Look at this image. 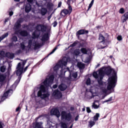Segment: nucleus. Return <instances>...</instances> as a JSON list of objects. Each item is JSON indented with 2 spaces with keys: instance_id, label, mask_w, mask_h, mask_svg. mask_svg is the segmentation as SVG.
<instances>
[{
  "instance_id": "f257e3e1",
  "label": "nucleus",
  "mask_w": 128,
  "mask_h": 128,
  "mask_svg": "<svg viewBox=\"0 0 128 128\" xmlns=\"http://www.w3.org/2000/svg\"><path fill=\"white\" fill-rule=\"evenodd\" d=\"M112 72V69L106 67H102L99 69L97 72H94L92 74V76L94 78L98 80L99 84V88L100 90L96 88V87L94 86L90 89V92L92 94L93 96H96L100 94V92H102V94H104L105 96L103 98H104L108 94H110V92H108V90H110L112 88H114L116 84V74L114 73L111 78L108 79V84L106 85V83L102 82V80L104 78V74H110ZM93 88V89H92Z\"/></svg>"
},
{
  "instance_id": "f03ea898",
  "label": "nucleus",
  "mask_w": 128,
  "mask_h": 128,
  "mask_svg": "<svg viewBox=\"0 0 128 128\" xmlns=\"http://www.w3.org/2000/svg\"><path fill=\"white\" fill-rule=\"evenodd\" d=\"M54 74H49L44 80H42L40 84L34 88V92L32 94L33 98L34 100H36L38 98H40L42 100L48 98L50 93L46 92L48 86L54 84Z\"/></svg>"
},
{
  "instance_id": "7ed1b4c3",
  "label": "nucleus",
  "mask_w": 128,
  "mask_h": 128,
  "mask_svg": "<svg viewBox=\"0 0 128 128\" xmlns=\"http://www.w3.org/2000/svg\"><path fill=\"white\" fill-rule=\"evenodd\" d=\"M36 30L32 33V36L28 42V46H24V43L20 44V48L28 52L30 50H38L42 46V44L38 42V38L40 36V32H46V28L42 24L38 25L36 27Z\"/></svg>"
},
{
  "instance_id": "20e7f679",
  "label": "nucleus",
  "mask_w": 128,
  "mask_h": 128,
  "mask_svg": "<svg viewBox=\"0 0 128 128\" xmlns=\"http://www.w3.org/2000/svg\"><path fill=\"white\" fill-rule=\"evenodd\" d=\"M70 60V58L64 57L60 60L58 64L53 68L54 72H56L58 75V78L66 74V72H68L70 76L68 78H66L67 80H74V78H76L78 77V72H75L72 73V70H70L68 68H66V66L68 64V62Z\"/></svg>"
},
{
  "instance_id": "39448f33",
  "label": "nucleus",
  "mask_w": 128,
  "mask_h": 128,
  "mask_svg": "<svg viewBox=\"0 0 128 128\" xmlns=\"http://www.w3.org/2000/svg\"><path fill=\"white\" fill-rule=\"evenodd\" d=\"M26 64V60H23L22 62L18 64L16 74V76H18V80H16L13 86H12L11 88L16 90V86L18 84V83L22 78V72H24V68Z\"/></svg>"
},
{
  "instance_id": "423d86ee",
  "label": "nucleus",
  "mask_w": 128,
  "mask_h": 128,
  "mask_svg": "<svg viewBox=\"0 0 128 128\" xmlns=\"http://www.w3.org/2000/svg\"><path fill=\"white\" fill-rule=\"evenodd\" d=\"M24 22V18H20L16 23L14 25V28H16V31L15 32V34H20V36H26L28 34L26 31L23 30V31L20 32V30H19L21 26L20 22Z\"/></svg>"
},
{
  "instance_id": "0eeeda50",
  "label": "nucleus",
  "mask_w": 128,
  "mask_h": 128,
  "mask_svg": "<svg viewBox=\"0 0 128 128\" xmlns=\"http://www.w3.org/2000/svg\"><path fill=\"white\" fill-rule=\"evenodd\" d=\"M61 116L62 120H67V122H70L72 120L70 113H68L64 111L62 112Z\"/></svg>"
},
{
  "instance_id": "6e6552de",
  "label": "nucleus",
  "mask_w": 128,
  "mask_h": 128,
  "mask_svg": "<svg viewBox=\"0 0 128 128\" xmlns=\"http://www.w3.org/2000/svg\"><path fill=\"white\" fill-rule=\"evenodd\" d=\"M12 94V89H10L8 90L7 92L4 93L2 96V97L1 100L4 102V100H6L8 96H10Z\"/></svg>"
},
{
  "instance_id": "1a4fd4ad",
  "label": "nucleus",
  "mask_w": 128,
  "mask_h": 128,
  "mask_svg": "<svg viewBox=\"0 0 128 128\" xmlns=\"http://www.w3.org/2000/svg\"><path fill=\"white\" fill-rule=\"evenodd\" d=\"M68 10L66 9L63 10L60 13V16H66V14H70L72 12V8L70 6H68Z\"/></svg>"
},
{
  "instance_id": "9d476101",
  "label": "nucleus",
  "mask_w": 128,
  "mask_h": 128,
  "mask_svg": "<svg viewBox=\"0 0 128 128\" xmlns=\"http://www.w3.org/2000/svg\"><path fill=\"white\" fill-rule=\"evenodd\" d=\"M50 114L52 116H56L58 118H60V110H58L56 108L52 109L50 112Z\"/></svg>"
},
{
  "instance_id": "9b49d317",
  "label": "nucleus",
  "mask_w": 128,
  "mask_h": 128,
  "mask_svg": "<svg viewBox=\"0 0 128 128\" xmlns=\"http://www.w3.org/2000/svg\"><path fill=\"white\" fill-rule=\"evenodd\" d=\"M53 96L55 98L58 100V98H60L62 96V92L58 90H55L53 92Z\"/></svg>"
},
{
  "instance_id": "f8f14e48",
  "label": "nucleus",
  "mask_w": 128,
  "mask_h": 128,
  "mask_svg": "<svg viewBox=\"0 0 128 128\" xmlns=\"http://www.w3.org/2000/svg\"><path fill=\"white\" fill-rule=\"evenodd\" d=\"M68 88V86L65 84L61 83L58 86V88L60 90H66V88Z\"/></svg>"
},
{
  "instance_id": "ddd939ff",
  "label": "nucleus",
  "mask_w": 128,
  "mask_h": 128,
  "mask_svg": "<svg viewBox=\"0 0 128 128\" xmlns=\"http://www.w3.org/2000/svg\"><path fill=\"white\" fill-rule=\"evenodd\" d=\"M128 20V12H126L122 17V22H126Z\"/></svg>"
},
{
  "instance_id": "4468645a",
  "label": "nucleus",
  "mask_w": 128,
  "mask_h": 128,
  "mask_svg": "<svg viewBox=\"0 0 128 128\" xmlns=\"http://www.w3.org/2000/svg\"><path fill=\"white\" fill-rule=\"evenodd\" d=\"M78 66L80 68V72H82V70H84V64L80 62H78Z\"/></svg>"
},
{
  "instance_id": "2eb2a0df",
  "label": "nucleus",
  "mask_w": 128,
  "mask_h": 128,
  "mask_svg": "<svg viewBox=\"0 0 128 128\" xmlns=\"http://www.w3.org/2000/svg\"><path fill=\"white\" fill-rule=\"evenodd\" d=\"M106 46V44L104 42H100L98 45L97 46L98 48L99 49L104 48Z\"/></svg>"
},
{
  "instance_id": "dca6fc26",
  "label": "nucleus",
  "mask_w": 128,
  "mask_h": 128,
  "mask_svg": "<svg viewBox=\"0 0 128 128\" xmlns=\"http://www.w3.org/2000/svg\"><path fill=\"white\" fill-rule=\"evenodd\" d=\"M30 10H32V6L30 4H28L25 7L26 12H30Z\"/></svg>"
},
{
  "instance_id": "f3484780",
  "label": "nucleus",
  "mask_w": 128,
  "mask_h": 128,
  "mask_svg": "<svg viewBox=\"0 0 128 128\" xmlns=\"http://www.w3.org/2000/svg\"><path fill=\"white\" fill-rule=\"evenodd\" d=\"M6 56L8 58H10L11 60H12L14 58V55L12 53H10V52H7L6 54Z\"/></svg>"
},
{
  "instance_id": "a211bd4d",
  "label": "nucleus",
  "mask_w": 128,
  "mask_h": 128,
  "mask_svg": "<svg viewBox=\"0 0 128 128\" xmlns=\"http://www.w3.org/2000/svg\"><path fill=\"white\" fill-rule=\"evenodd\" d=\"M96 102H98V100H96L93 102L92 105V108H94L95 110H96L100 108V104H98V105H96Z\"/></svg>"
},
{
  "instance_id": "6ab92c4d",
  "label": "nucleus",
  "mask_w": 128,
  "mask_h": 128,
  "mask_svg": "<svg viewBox=\"0 0 128 128\" xmlns=\"http://www.w3.org/2000/svg\"><path fill=\"white\" fill-rule=\"evenodd\" d=\"M43 0L47 2L48 0H38V1H36V4H37L38 6H42Z\"/></svg>"
},
{
  "instance_id": "aec40b11",
  "label": "nucleus",
  "mask_w": 128,
  "mask_h": 128,
  "mask_svg": "<svg viewBox=\"0 0 128 128\" xmlns=\"http://www.w3.org/2000/svg\"><path fill=\"white\" fill-rule=\"evenodd\" d=\"M74 54V56H80V49L75 50Z\"/></svg>"
},
{
  "instance_id": "412c9836",
  "label": "nucleus",
  "mask_w": 128,
  "mask_h": 128,
  "mask_svg": "<svg viewBox=\"0 0 128 128\" xmlns=\"http://www.w3.org/2000/svg\"><path fill=\"white\" fill-rule=\"evenodd\" d=\"M48 34H45L42 36V42H46V40H48Z\"/></svg>"
},
{
  "instance_id": "4be33fe9",
  "label": "nucleus",
  "mask_w": 128,
  "mask_h": 128,
  "mask_svg": "<svg viewBox=\"0 0 128 128\" xmlns=\"http://www.w3.org/2000/svg\"><path fill=\"white\" fill-rule=\"evenodd\" d=\"M88 128H92V126H94L96 124V122H94V121H92V120L88 122Z\"/></svg>"
},
{
  "instance_id": "5701e85b",
  "label": "nucleus",
  "mask_w": 128,
  "mask_h": 128,
  "mask_svg": "<svg viewBox=\"0 0 128 128\" xmlns=\"http://www.w3.org/2000/svg\"><path fill=\"white\" fill-rule=\"evenodd\" d=\"M99 40H100V42H104V37L102 34L99 36Z\"/></svg>"
},
{
  "instance_id": "b1692460",
  "label": "nucleus",
  "mask_w": 128,
  "mask_h": 128,
  "mask_svg": "<svg viewBox=\"0 0 128 128\" xmlns=\"http://www.w3.org/2000/svg\"><path fill=\"white\" fill-rule=\"evenodd\" d=\"M99 118H100V114L96 113V115L94 116V122H97V120H98Z\"/></svg>"
},
{
  "instance_id": "393cba45",
  "label": "nucleus",
  "mask_w": 128,
  "mask_h": 128,
  "mask_svg": "<svg viewBox=\"0 0 128 128\" xmlns=\"http://www.w3.org/2000/svg\"><path fill=\"white\" fill-rule=\"evenodd\" d=\"M48 10H46V8H42L41 10V14L42 16H44L46 14Z\"/></svg>"
},
{
  "instance_id": "a878e982",
  "label": "nucleus",
  "mask_w": 128,
  "mask_h": 128,
  "mask_svg": "<svg viewBox=\"0 0 128 128\" xmlns=\"http://www.w3.org/2000/svg\"><path fill=\"white\" fill-rule=\"evenodd\" d=\"M6 70V66H2L0 68V70L1 72H4Z\"/></svg>"
},
{
  "instance_id": "bb28decb",
  "label": "nucleus",
  "mask_w": 128,
  "mask_h": 128,
  "mask_svg": "<svg viewBox=\"0 0 128 128\" xmlns=\"http://www.w3.org/2000/svg\"><path fill=\"white\" fill-rule=\"evenodd\" d=\"M61 128H68V125L64 122H61L60 123Z\"/></svg>"
},
{
  "instance_id": "cd10ccee",
  "label": "nucleus",
  "mask_w": 128,
  "mask_h": 128,
  "mask_svg": "<svg viewBox=\"0 0 128 128\" xmlns=\"http://www.w3.org/2000/svg\"><path fill=\"white\" fill-rule=\"evenodd\" d=\"M81 52L82 54H88V50H86V49L85 48H81Z\"/></svg>"
},
{
  "instance_id": "c85d7f7f",
  "label": "nucleus",
  "mask_w": 128,
  "mask_h": 128,
  "mask_svg": "<svg viewBox=\"0 0 128 128\" xmlns=\"http://www.w3.org/2000/svg\"><path fill=\"white\" fill-rule=\"evenodd\" d=\"M6 80V77L2 74H0V82H2Z\"/></svg>"
},
{
  "instance_id": "c756f323",
  "label": "nucleus",
  "mask_w": 128,
  "mask_h": 128,
  "mask_svg": "<svg viewBox=\"0 0 128 128\" xmlns=\"http://www.w3.org/2000/svg\"><path fill=\"white\" fill-rule=\"evenodd\" d=\"M84 30H78V32H77V34H84Z\"/></svg>"
},
{
  "instance_id": "7c9ffc66",
  "label": "nucleus",
  "mask_w": 128,
  "mask_h": 128,
  "mask_svg": "<svg viewBox=\"0 0 128 128\" xmlns=\"http://www.w3.org/2000/svg\"><path fill=\"white\" fill-rule=\"evenodd\" d=\"M94 0H92L91 1L90 4H89L88 10H90V8H92V6L94 5Z\"/></svg>"
},
{
  "instance_id": "2f4dec72",
  "label": "nucleus",
  "mask_w": 128,
  "mask_h": 128,
  "mask_svg": "<svg viewBox=\"0 0 128 128\" xmlns=\"http://www.w3.org/2000/svg\"><path fill=\"white\" fill-rule=\"evenodd\" d=\"M112 97H110L108 100L104 101L102 104H104V102H112Z\"/></svg>"
},
{
  "instance_id": "473e14b6",
  "label": "nucleus",
  "mask_w": 128,
  "mask_h": 128,
  "mask_svg": "<svg viewBox=\"0 0 128 128\" xmlns=\"http://www.w3.org/2000/svg\"><path fill=\"white\" fill-rule=\"evenodd\" d=\"M12 68V64H8V74H10V70H12V68Z\"/></svg>"
},
{
  "instance_id": "72a5a7b5",
  "label": "nucleus",
  "mask_w": 128,
  "mask_h": 128,
  "mask_svg": "<svg viewBox=\"0 0 128 128\" xmlns=\"http://www.w3.org/2000/svg\"><path fill=\"white\" fill-rule=\"evenodd\" d=\"M86 84L87 86H90V78H88L87 80H86Z\"/></svg>"
},
{
  "instance_id": "f704fd0d",
  "label": "nucleus",
  "mask_w": 128,
  "mask_h": 128,
  "mask_svg": "<svg viewBox=\"0 0 128 128\" xmlns=\"http://www.w3.org/2000/svg\"><path fill=\"white\" fill-rule=\"evenodd\" d=\"M120 14H124V8H121L119 10Z\"/></svg>"
},
{
  "instance_id": "c9c22d12",
  "label": "nucleus",
  "mask_w": 128,
  "mask_h": 128,
  "mask_svg": "<svg viewBox=\"0 0 128 128\" xmlns=\"http://www.w3.org/2000/svg\"><path fill=\"white\" fill-rule=\"evenodd\" d=\"M56 50H58V47H56L55 48H54L52 50V52H51L49 54H54V52H56Z\"/></svg>"
},
{
  "instance_id": "e433bc0d",
  "label": "nucleus",
  "mask_w": 128,
  "mask_h": 128,
  "mask_svg": "<svg viewBox=\"0 0 128 128\" xmlns=\"http://www.w3.org/2000/svg\"><path fill=\"white\" fill-rule=\"evenodd\" d=\"M76 44H78V42H75L72 44L70 45V46L72 48L74 46H76Z\"/></svg>"
},
{
  "instance_id": "4c0bfd02",
  "label": "nucleus",
  "mask_w": 128,
  "mask_h": 128,
  "mask_svg": "<svg viewBox=\"0 0 128 128\" xmlns=\"http://www.w3.org/2000/svg\"><path fill=\"white\" fill-rule=\"evenodd\" d=\"M0 56H6L4 52L0 50Z\"/></svg>"
},
{
  "instance_id": "58836bf2",
  "label": "nucleus",
  "mask_w": 128,
  "mask_h": 128,
  "mask_svg": "<svg viewBox=\"0 0 128 128\" xmlns=\"http://www.w3.org/2000/svg\"><path fill=\"white\" fill-rule=\"evenodd\" d=\"M12 40L13 42H16L18 40V38H16V36H14L12 37Z\"/></svg>"
},
{
  "instance_id": "ea45409f",
  "label": "nucleus",
  "mask_w": 128,
  "mask_h": 128,
  "mask_svg": "<svg viewBox=\"0 0 128 128\" xmlns=\"http://www.w3.org/2000/svg\"><path fill=\"white\" fill-rule=\"evenodd\" d=\"M117 40H122V36H118V37H117Z\"/></svg>"
},
{
  "instance_id": "a19ab883",
  "label": "nucleus",
  "mask_w": 128,
  "mask_h": 128,
  "mask_svg": "<svg viewBox=\"0 0 128 128\" xmlns=\"http://www.w3.org/2000/svg\"><path fill=\"white\" fill-rule=\"evenodd\" d=\"M86 112H87L90 113L92 112V110H90V108L87 107L86 108Z\"/></svg>"
},
{
  "instance_id": "79ce46f5",
  "label": "nucleus",
  "mask_w": 128,
  "mask_h": 128,
  "mask_svg": "<svg viewBox=\"0 0 128 128\" xmlns=\"http://www.w3.org/2000/svg\"><path fill=\"white\" fill-rule=\"evenodd\" d=\"M4 123L0 122V128H4Z\"/></svg>"
},
{
  "instance_id": "37998d69",
  "label": "nucleus",
  "mask_w": 128,
  "mask_h": 128,
  "mask_svg": "<svg viewBox=\"0 0 128 128\" xmlns=\"http://www.w3.org/2000/svg\"><path fill=\"white\" fill-rule=\"evenodd\" d=\"M53 26L54 28H56V26L58 25V22H54V23H53Z\"/></svg>"
},
{
  "instance_id": "c03bdc74",
  "label": "nucleus",
  "mask_w": 128,
  "mask_h": 128,
  "mask_svg": "<svg viewBox=\"0 0 128 128\" xmlns=\"http://www.w3.org/2000/svg\"><path fill=\"white\" fill-rule=\"evenodd\" d=\"M10 20V18H6L5 20V22H8V20Z\"/></svg>"
},
{
  "instance_id": "a18cd8bd",
  "label": "nucleus",
  "mask_w": 128,
  "mask_h": 128,
  "mask_svg": "<svg viewBox=\"0 0 128 128\" xmlns=\"http://www.w3.org/2000/svg\"><path fill=\"white\" fill-rule=\"evenodd\" d=\"M12 14H14V12H9V16H12Z\"/></svg>"
},
{
  "instance_id": "49530a36",
  "label": "nucleus",
  "mask_w": 128,
  "mask_h": 128,
  "mask_svg": "<svg viewBox=\"0 0 128 128\" xmlns=\"http://www.w3.org/2000/svg\"><path fill=\"white\" fill-rule=\"evenodd\" d=\"M27 2H30V4H32L34 0H27Z\"/></svg>"
},
{
  "instance_id": "de8ad7c7",
  "label": "nucleus",
  "mask_w": 128,
  "mask_h": 128,
  "mask_svg": "<svg viewBox=\"0 0 128 128\" xmlns=\"http://www.w3.org/2000/svg\"><path fill=\"white\" fill-rule=\"evenodd\" d=\"M52 88H58V84H54Z\"/></svg>"
},
{
  "instance_id": "09e8293b",
  "label": "nucleus",
  "mask_w": 128,
  "mask_h": 128,
  "mask_svg": "<svg viewBox=\"0 0 128 128\" xmlns=\"http://www.w3.org/2000/svg\"><path fill=\"white\" fill-rule=\"evenodd\" d=\"M56 128V126H50H50H49V128Z\"/></svg>"
},
{
  "instance_id": "8fccbe9b",
  "label": "nucleus",
  "mask_w": 128,
  "mask_h": 128,
  "mask_svg": "<svg viewBox=\"0 0 128 128\" xmlns=\"http://www.w3.org/2000/svg\"><path fill=\"white\" fill-rule=\"evenodd\" d=\"M20 110V107H18L16 108V112H18Z\"/></svg>"
},
{
  "instance_id": "3c124183",
  "label": "nucleus",
  "mask_w": 128,
  "mask_h": 128,
  "mask_svg": "<svg viewBox=\"0 0 128 128\" xmlns=\"http://www.w3.org/2000/svg\"><path fill=\"white\" fill-rule=\"evenodd\" d=\"M28 66H26L25 68L24 69V72H26L28 70Z\"/></svg>"
},
{
  "instance_id": "603ef678",
  "label": "nucleus",
  "mask_w": 128,
  "mask_h": 128,
  "mask_svg": "<svg viewBox=\"0 0 128 128\" xmlns=\"http://www.w3.org/2000/svg\"><path fill=\"white\" fill-rule=\"evenodd\" d=\"M62 6V2H59L58 4V8H60V6Z\"/></svg>"
},
{
  "instance_id": "864d4df0",
  "label": "nucleus",
  "mask_w": 128,
  "mask_h": 128,
  "mask_svg": "<svg viewBox=\"0 0 128 128\" xmlns=\"http://www.w3.org/2000/svg\"><path fill=\"white\" fill-rule=\"evenodd\" d=\"M78 120V116H76L75 118V120L76 122Z\"/></svg>"
},
{
  "instance_id": "5fc2aeb1",
  "label": "nucleus",
  "mask_w": 128,
  "mask_h": 128,
  "mask_svg": "<svg viewBox=\"0 0 128 128\" xmlns=\"http://www.w3.org/2000/svg\"><path fill=\"white\" fill-rule=\"evenodd\" d=\"M20 53H22V50H18L16 52V54H20Z\"/></svg>"
},
{
  "instance_id": "6e6d98bb",
  "label": "nucleus",
  "mask_w": 128,
  "mask_h": 128,
  "mask_svg": "<svg viewBox=\"0 0 128 128\" xmlns=\"http://www.w3.org/2000/svg\"><path fill=\"white\" fill-rule=\"evenodd\" d=\"M82 112H84L86 110V109L84 108H83L82 109Z\"/></svg>"
},
{
  "instance_id": "4d7b16f0",
  "label": "nucleus",
  "mask_w": 128,
  "mask_h": 128,
  "mask_svg": "<svg viewBox=\"0 0 128 128\" xmlns=\"http://www.w3.org/2000/svg\"><path fill=\"white\" fill-rule=\"evenodd\" d=\"M86 34H88V31L86 30Z\"/></svg>"
},
{
  "instance_id": "13d9d810",
  "label": "nucleus",
  "mask_w": 128,
  "mask_h": 128,
  "mask_svg": "<svg viewBox=\"0 0 128 128\" xmlns=\"http://www.w3.org/2000/svg\"><path fill=\"white\" fill-rule=\"evenodd\" d=\"M15 2H20V0H14Z\"/></svg>"
},
{
  "instance_id": "bf43d9fd",
  "label": "nucleus",
  "mask_w": 128,
  "mask_h": 128,
  "mask_svg": "<svg viewBox=\"0 0 128 128\" xmlns=\"http://www.w3.org/2000/svg\"><path fill=\"white\" fill-rule=\"evenodd\" d=\"M50 18L48 17V20H50Z\"/></svg>"
},
{
  "instance_id": "052dcab7",
  "label": "nucleus",
  "mask_w": 128,
  "mask_h": 128,
  "mask_svg": "<svg viewBox=\"0 0 128 128\" xmlns=\"http://www.w3.org/2000/svg\"><path fill=\"white\" fill-rule=\"evenodd\" d=\"M26 110H28V108H26Z\"/></svg>"
},
{
  "instance_id": "680f3d73",
  "label": "nucleus",
  "mask_w": 128,
  "mask_h": 128,
  "mask_svg": "<svg viewBox=\"0 0 128 128\" xmlns=\"http://www.w3.org/2000/svg\"><path fill=\"white\" fill-rule=\"evenodd\" d=\"M110 58H112V56H110Z\"/></svg>"
},
{
  "instance_id": "e2e57ef3",
  "label": "nucleus",
  "mask_w": 128,
  "mask_h": 128,
  "mask_svg": "<svg viewBox=\"0 0 128 128\" xmlns=\"http://www.w3.org/2000/svg\"><path fill=\"white\" fill-rule=\"evenodd\" d=\"M47 126H48V124Z\"/></svg>"
}]
</instances>
